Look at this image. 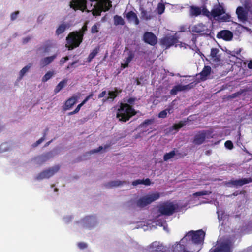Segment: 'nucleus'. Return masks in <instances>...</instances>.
<instances>
[{
    "label": "nucleus",
    "instance_id": "nucleus-28",
    "mask_svg": "<svg viewBox=\"0 0 252 252\" xmlns=\"http://www.w3.org/2000/svg\"><path fill=\"white\" fill-rule=\"evenodd\" d=\"M114 24L115 26L125 25V22L123 18L119 15H116L114 16Z\"/></svg>",
    "mask_w": 252,
    "mask_h": 252
},
{
    "label": "nucleus",
    "instance_id": "nucleus-45",
    "mask_svg": "<svg viewBox=\"0 0 252 252\" xmlns=\"http://www.w3.org/2000/svg\"><path fill=\"white\" fill-rule=\"evenodd\" d=\"M99 26V24L97 23L93 25L91 28V33L93 34L97 33L99 31L98 28Z\"/></svg>",
    "mask_w": 252,
    "mask_h": 252
},
{
    "label": "nucleus",
    "instance_id": "nucleus-52",
    "mask_svg": "<svg viewBox=\"0 0 252 252\" xmlns=\"http://www.w3.org/2000/svg\"><path fill=\"white\" fill-rule=\"evenodd\" d=\"M19 11H15L13 12L11 14V20H14L17 18L18 15L19 14Z\"/></svg>",
    "mask_w": 252,
    "mask_h": 252
},
{
    "label": "nucleus",
    "instance_id": "nucleus-37",
    "mask_svg": "<svg viewBox=\"0 0 252 252\" xmlns=\"http://www.w3.org/2000/svg\"><path fill=\"white\" fill-rule=\"evenodd\" d=\"M48 128H46L45 130V132H44V135H43V136L42 137H41V138H40L38 140H37L36 142H35L34 143H33V144L32 145V146L33 147H35L36 146H37L38 145H39L40 144H41L45 139V137L46 136V132H47L48 131Z\"/></svg>",
    "mask_w": 252,
    "mask_h": 252
},
{
    "label": "nucleus",
    "instance_id": "nucleus-31",
    "mask_svg": "<svg viewBox=\"0 0 252 252\" xmlns=\"http://www.w3.org/2000/svg\"><path fill=\"white\" fill-rule=\"evenodd\" d=\"M99 47L97 46L90 53L88 57V61H92L96 56L99 51Z\"/></svg>",
    "mask_w": 252,
    "mask_h": 252
},
{
    "label": "nucleus",
    "instance_id": "nucleus-43",
    "mask_svg": "<svg viewBox=\"0 0 252 252\" xmlns=\"http://www.w3.org/2000/svg\"><path fill=\"white\" fill-rule=\"evenodd\" d=\"M141 17L146 20H149L151 18L150 15L145 10H142L141 12Z\"/></svg>",
    "mask_w": 252,
    "mask_h": 252
},
{
    "label": "nucleus",
    "instance_id": "nucleus-26",
    "mask_svg": "<svg viewBox=\"0 0 252 252\" xmlns=\"http://www.w3.org/2000/svg\"><path fill=\"white\" fill-rule=\"evenodd\" d=\"M121 92V91H118L117 89H116L114 91H109V96L105 99H103V102L109 101L110 100H111L112 101H113L114 99L117 96L118 94Z\"/></svg>",
    "mask_w": 252,
    "mask_h": 252
},
{
    "label": "nucleus",
    "instance_id": "nucleus-13",
    "mask_svg": "<svg viewBox=\"0 0 252 252\" xmlns=\"http://www.w3.org/2000/svg\"><path fill=\"white\" fill-rule=\"evenodd\" d=\"M54 156V154L52 151H49L43 154L38 156L35 158V159L37 160V163L38 164H42L50 158Z\"/></svg>",
    "mask_w": 252,
    "mask_h": 252
},
{
    "label": "nucleus",
    "instance_id": "nucleus-64",
    "mask_svg": "<svg viewBox=\"0 0 252 252\" xmlns=\"http://www.w3.org/2000/svg\"><path fill=\"white\" fill-rule=\"evenodd\" d=\"M76 113H75V110H74L73 111H71V112H70L68 113V115H74L75 114H76Z\"/></svg>",
    "mask_w": 252,
    "mask_h": 252
},
{
    "label": "nucleus",
    "instance_id": "nucleus-40",
    "mask_svg": "<svg viewBox=\"0 0 252 252\" xmlns=\"http://www.w3.org/2000/svg\"><path fill=\"white\" fill-rule=\"evenodd\" d=\"M51 47L52 44L51 42L50 41H47L43 47L44 52L45 53L48 52Z\"/></svg>",
    "mask_w": 252,
    "mask_h": 252
},
{
    "label": "nucleus",
    "instance_id": "nucleus-42",
    "mask_svg": "<svg viewBox=\"0 0 252 252\" xmlns=\"http://www.w3.org/2000/svg\"><path fill=\"white\" fill-rule=\"evenodd\" d=\"M203 15L207 17L209 19H212L211 11L210 12L206 8L204 7L201 10Z\"/></svg>",
    "mask_w": 252,
    "mask_h": 252
},
{
    "label": "nucleus",
    "instance_id": "nucleus-7",
    "mask_svg": "<svg viewBox=\"0 0 252 252\" xmlns=\"http://www.w3.org/2000/svg\"><path fill=\"white\" fill-rule=\"evenodd\" d=\"M59 165H56L49 168L39 173L35 177L37 180H43L45 178H49L57 173L60 169Z\"/></svg>",
    "mask_w": 252,
    "mask_h": 252
},
{
    "label": "nucleus",
    "instance_id": "nucleus-39",
    "mask_svg": "<svg viewBox=\"0 0 252 252\" xmlns=\"http://www.w3.org/2000/svg\"><path fill=\"white\" fill-rule=\"evenodd\" d=\"M211 193V192L207 191V190H203L201 191L196 192L193 194V196L194 197H197V196H201L203 195H209Z\"/></svg>",
    "mask_w": 252,
    "mask_h": 252
},
{
    "label": "nucleus",
    "instance_id": "nucleus-61",
    "mask_svg": "<svg viewBox=\"0 0 252 252\" xmlns=\"http://www.w3.org/2000/svg\"><path fill=\"white\" fill-rule=\"evenodd\" d=\"M242 193V191L239 192L238 191H236L235 192H234L232 195L234 196H237L238 195L241 194Z\"/></svg>",
    "mask_w": 252,
    "mask_h": 252
},
{
    "label": "nucleus",
    "instance_id": "nucleus-27",
    "mask_svg": "<svg viewBox=\"0 0 252 252\" xmlns=\"http://www.w3.org/2000/svg\"><path fill=\"white\" fill-rule=\"evenodd\" d=\"M67 82V79H63L61 81L56 87L54 89L55 94L59 93L64 86L66 85Z\"/></svg>",
    "mask_w": 252,
    "mask_h": 252
},
{
    "label": "nucleus",
    "instance_id": "nucleus-56",
    "mask_svg": "<svg viewBox=\"0 0 252 252\" xmlns=\"http://www.w3.org/2000/svg\"><path fill=\"white\" fill-rule=\"evenodd\" d=\"M93 93L92 92L89 95H88L83 100L86 103L93 96Z\"/></svg>",
    "mask_w": 252,
    "mask_h": 252
},
{
    "label": "nucleus",
    "instance_id": "nucleus-30",
    "mask_svg": "<svg viewBox=\"0 0 252 252\" xmlns=\"http://www.w3.org/2000/svg\"><path fill=\"white\" fill-rule=\"evenodd\" d=\"M229 247L227 245H221L220 247H217L213 250H210V252H229Z\"/></svg>",
    "mask_w": 252,
    "mask_h": 252
},
{
    "label": "nucleus",
    "instance_id": "nucleus-20",
    "mask_svg": "<svg viewBox=\"0 0 252 252\" xmlns=\"http://www.w3.org/2000/svg\"><path fill=\"white\" fill-rule=\"evenodd\" d=\"M129 182L126 181H121L120 180L112 181L105 184V186L108 188L118 187L123 185L128 184Z\"/></svg>",
    "mask_w": 252,
    "mask_h": 252
},
{
    "label": "nucleus",
    "instance_id": "nucleus-57",
    "mask_svg": "<svg viewBox=\"0 0 252 252\" xmlns=\"http://www.w3.org/2000/svg\"><path fill=\"white\" fill-rule=\"evenodd\" d=\"M31 39V38L30 37H27L26 38H24L23 39V44H26L27 43L29 40Z\"/></svg>",
    "mask_w": 252,
    "mask_h": 252
},
{
    "label": "nucleus",
    "instance_id": "nucleus-47",
    "mask_svg": "<svg viewBox=\"0 0 252 252\" xmlns=\"http://www.w3.org/2000/svg\"><path fill=\"white\" fill-rule=\"evenodd\" d=\"M204 134H205V138H211L213 137L212 133L211 130H202Z\"/></svg>",
    "mask_w": 252,
    "mask_h": 252
},
{
    "label": "nucleus",
    "instance_id": "nucleus-11",
    "mask_svg": "<svg viewBox=\"0 0 252 252\" xmlns=\"http://www.w3.org/2000/svg\"><path fill=\"white\" fill-rule=\"evenodd\" d=\"M143 41L151 46H154L158 42V38L152 32H146L143 35Z\"/></svg>",
    "mask_w": 252,
    "mask_h": 252
},
{
    "label": "nucleus",
    "instance_id": "nucleus-54",
    "mask_svg": "<svg viewBox=\"0 0 252 252\" xmlns=\"http://www.w3.org/2000/svg\"><path fill=\"white\" fill-rule=\"evenodd\" d=\"M68 60L69 58L68 56H65L64 57L62 58L60 61V65H63L66 61H68Z\"/></svg>",
    "mask_w": 252,
    "mask_h": 252
},
{
    "label": "nucleus",
    "instance_id": "nucleus-48",
    "mask_svg": "<svg viewBox=\"0 0 252 252\" xmlns=\"http://www.w3.org/2000/svg\"><path fill=\"white\" fill-rule=\"evenodd\" d=\"M154 121L153 119H146L142 124V126H145L149 125H151L153 123Z\"/></svg>",
    "mask_w": 252,
    "mask_h": 252
},
{
    "label": "nucleus",
    "instance_id": "nucleus-41",
    "mask_svg": "<svg viewBox=\"0 0 252 252\" xmlns=\"http://www.w3.org/2000/svg\"><path fill=\"white\" fill-rule=\"evenodd\" d=\"M87 31V24H84L82 27L81 29L79 31H77L79 34L83 38L85 32Z\"/></svg>",
    "mask_w": 252,
    "mask_h": 252
},
{
    "label": "nucleus",
    "instance_id": "nucleus-62",
    "mask_svg": "<svg viewBox=\"0 0 252 252\" xmlns=\"http://www.w3.org/2000/svg\"><path fill=\"white\" fill-rule=\"evenodd\" d=\"M248 67L252 69V61H250L248 64Z\"/></svg>",
    "mask_w": 252,
    "mask_h": 252
},
{
    "label": "nucleus",
    "instance_id": "nucleus-21",
    "mask_svg": "<svg viewBox=\"0 0 252 252\" xmlns=\"http://www.w3.org/2000/svg\"><path fill=\"white\" fill-rule=\"evenodd\" d=\"M57 55L54 54L51 56L47 57L42 59L40 60V65L42 67L45 66L52 63L57 57Z\"/></svg>",
    "mask_w": 252,
    "mask_h": 252
},
{
    "label": "nucleus",
    "instance_id": "nucleus-16",
    "mask_svg": "<svg viewBox=\"0 0 252 252\" xmlns=\"http://www.w3.org/2000/svg\"><path fill=\"white\" fill-rule=\"evenodd\" d=\"M236 13L238 18L241 21H246L247 19L248 11L244 9L243 7L239 6L237 8Z\"/></svg>",
    "mask_w": 252,
    "mask_h": 252
},
{
    "label": "nucleus",
    "instance_id": "nucleus-1",
    "mask_svg": "<svg viewBox=\"0 0 252 252\" xmlns=\"http://www.w3.org/2000/svg\"><path fill=\"white\" fill-rule=\"evenodd\" d=\"M136 114L137 112L132 106L127 103H121L117 110L116 117L120 121L126 122Z\"/></svg>",
    "mask_w": 252,
    "mask_h": 252
},
{
    "label": "nucleus",
    "instance_id": "nucleus-32",
    "mask_svg": "<svg viewBox=\"0 0 252 252\" xmlns=\"http://www.w3.org/2000/svg\"><path fill=\"white\" fill-rule=\"evenodd\" d=\"M134 57V53L133 51H130L128 52V56L124 59V63L126 66H128L129 63L132 60Z\"/></svg>",
    "mask_w": 252,
    "mask_h": 252
},
{
    "label": "nucleus",
    "instance_id": "nucleus-59",
    "mask_svg": "<svg viewBox=\"0 0 252 252\" xmlns=\"http://www.w3.org/2000/svg\"><path fill=\"white\" fill-rule=\"evenodd\" d=\"M133 20L134 21V23L135 24V25H138L139 24V20L137 16H136V17Z\"/></svg>",
    "mask_w": 252,
    "mask_h": 252
},
{
    "label": "nucleus",
    "instance_id": "nucleus-3",
    "mask_svg": "<svg viewBox=\"0 0 252 252\" xmlns=\"http://www.w3.org/2000/svg\"><path fill=\"white\" fill-rule=\"evenodd\" d=\"M77 31L69 33L66 38L65 47L68 50H72L78 47L82 42L83 38L80 36Z\"/></svg>",
    "mask_w": 252,
    "mask_h": 252
},
{
    "label": "nucleus",
    "instance_id": "nucleus-14",
    "mask_svg": "<svg viewBox=\"0 0 252 252\" xmlns=\"http://www.w3.org/2000/svg\"><path fill=\"white\" fill-rule=\"evenodd\" d=\"M233 36V33L229 30H223L219 32L217 34V37L219 39H222L225 41H230Z\"/></svg>",
    "mask_w": 252,
    "mask_h": 252
},
{
    "label": "nucleus",
    "instance_id": "nucleus-50",
    "mask_svg": "<svg viewBox=\"0 0 252 252\" xmlns=\"http://www.w3.org/2000/svg\"><path fill=\"white\" fill-rule=\"evenodd\" d=\"M136 100V98L134 97H130L127 100V103L128 104L133 105L134 104L135 101Z\"/></svg>",
    "mask_w": 252,
    "mask_h": 252
},
{
    "label": "nucleus",
    "instance_id": "nucleus-51",
    "mask_svg": "<svg viewBox=\"0 0 252 252\" xmlns=\"http://www.w3.org/2000/svg\"><path fill=\"white\" fill-rule=\"evenodd\" d=\"M86 103V102L83 100V101L80 103L79 104V105H78V106H77V107L75 108V109L74 110H75V113H78L79 110H80V108L81 107Z\"/></svg>",
    "mask_w": 252,
    "mask_h": 252
},
{
    "label": "nucleus",
    "instance_id": "nucleus-58",
    "mask_svg": "<svg viewBox=\"0 0 252 252\" xmlns=\"http://www.w3.org/2000/svg\"><path fill=\"white\" fill-rule=\"evenodd\" d=\"M77 63V61H74L71 63H69V65L67 66L66 69H68L70 67H72L75 64Z\"/></svg>",
    "mask_w": 252,
    "mask_h": 252
},
{
    "label": "nucleus",
    "instance_id": "nucleus-38",
    "mask_svg": "<svg viewBox=\"0 0 252 252\" xmlns=\"http://www.w3.org/2000/svg\"><path fill=\"white\" fill-rule=\"evenodd\" d=\"M136 16V14L132 11L128 12L126 15V18L129 21L134 20Z\"/></svg>",
    "mask_w": 252,
    "mask_h": 252
},
{
    "label": "nucleus",
    "instance_id": "nucleus-25",
    "mask_svg": "<svg viewBox=\"0 0 252 252\" xmlns=\"http://www.w3.org/2000/svg\"><path fill=\"white\" fill-rule=\"evenodd\" d=\"M151 184V182L150 179L146 178L145 179H137L132 182V185L134 186H136L139 184H143L145 186H149Z\"/></svg>",
    "mask_w": 252,
    "mask_h": 252
},
{
    "label": "nucleus",
    "instance_id": "nucleus-12",
    "mask_svg": "<svg viewBox=\"0 0 252 252\" xmlns=\"http://www.w3.org/2000/svg\"><path fill=\"white\" fill-rule=\"evenodd\" d=\"M194 86L193 82L190 83L186 85H177L174 86L170 90V94L171 95H176L178 92L185 90H189L192 88Z\"/></svg>",
    "mask_w": 252,
    "mask_h": 252
},
{
    "label": "nucleus",
    "instance_id": "nucleus-35",
    "mask_svg": "<svg viewBox=\"0 0 252 252\" xmlns=\"http://www.w3.org/2000/svg\"><path fill=\"white\" fill-rule=\"evenodd\" d=\"M165 6L164 3H159L157 8V12L159 15L163 14L165 11Z\"/></svg>",
    "mask_w": 252,
    "mask_h": 252
},
{
    "label": "nucleus",
    "instance_id": "nucleus-22",
    "mask_svg": "<svg viewBox=\"0 0 252 252\" xmlns=\"http://www.w3.org/2000/svg\"><path fill=\"white\" fill-rule=\"evenodd\" d=\"M201 13V9L200 7L192 5L189 8V14L191 16H198Z\"/></svg>",
    "mask_w": 252,
    "mask_h": 252
},
{
    "label": "nucleus",
    "instance_id": "nucleus-19",
    "mask_svg": "<svg viewBox=\"0 0 252 252\" xmlns=\"http://www.w3.org/2000/svg\"><path fill=\"white\" fill-rule=\"evenodd\" d=\"M205 134H204L203 131H199L194 137L193 143L196 145H201L205 140Z\"/></svg>",
    "mask_w": 252,
    "mask_h": 252
},
{
    "label": "nucleus",
    "instance_id": "nucleus-49",
    "mask_svg": "<svg viewBox=\"0 0 252 252\" xmlns=\"http://www.w3.org/2000/svg\"><path fill=\"white\" fill-rule=\"evenodd\" d=\"M167 112H166V110H163L159 113L158 117L161 118H166L167 116Z\"/></svg>",
    "mask_w": 252,
    "mask_h": 252
},
{
    "label": "nucleus",
    "instance_id": "nucleus-33",
    "mask_svg": "<svg viewBox=\"0 0 252 252\" xmlns=\"http://www.w3.org/2000/svg\"><path fill=\"white\" fill-rule=\"evenodd\" d=\"M176 153L174 150H172L169 153H166L164 154L163 156V160L164 161H167L168 160L173 158V157L175 156Z\"/></svg>",
    "mask_w": 252,
    "mask_h": 252
},
{
    "label": "nucleus",
    "instance_id": "nucleus-15",
    "mask_svg": "<svg viewBox=\"0 0 252 252\" xmlns=\"http://www.w3.org/2000/svg\"><path fill=\"white\" fill-rule=\"evenodd\" d=\"M219 52L220 50L219 49L213 48L211 50L210 55V59L213 63L217 64L220 63L221 61V56L219 54Z\"/></svg>",
    "mask_w": 252,
    "mask_h": 252
},
{
    "label": "nucleus",
    "instance_id": "nucleus-60",
    "mask_svg": "<svg viewBox=\"0 0 252 252\" xmlns=\"http://www.w3.org/2000/svg\"><path fill=\"white\" fill-rule=\"evenodd\" d=\"M173 108L171 107V108H168L166 109L165 110H166V112H168L169 113H171L172 112Z\"/></svg>",
    "mask_w": 252,
    "mask_h": 252
},
{
    "label": "nucleus",
    "instance_id": "nucleus-55",
    "mask_svg": "<svg viewBox=\"0 0 252 252\" xmlns=\"http://www.w3.org/2000/svg\"><path fill=\"white\" fill-rule=\"evenodd\" d=\"M106 94V91H103L101 93H100L98 95V98H101L103 97Z\"/></svg>",
    "mask_w": 252,
    "mask_h": 252
},
{
    "label": "nucleus",
    "instance_id": "nucleus-29",
    "mask_svg": "<svg viewBox=\"0 0 252 252\" xmlns=\"http://www.w3.org/2000/svg\"><path fill=\"white\" fill-rule=\"evenodd\" d=\"M93 16H100L103 11L97 2L94 5V8L91 10Z\"/></svg>",
    "mask_w": 252,
    "mask_h": 252
},
{
    "label": "nucleus",
    "instance_id": "nucleus-44",
    "mask_svg": "<svg viewBox=\"0 0 252 252\" xmlns=\"http://www.w3.org/2000/svg\"><path fill=\"white\" fill-rule=\"evenodd\" d=\"M110 146H111V144H106V145H105L104 146V147L99 146L97 149H95V150L92 151V153H97L98 152H100V151H101L103 149H105V150L109 148Z\"/></svg>",
    "mask_w": 252,
    "mask_h": 252
},
{
    "label": "nucleus",
    "instance_id": "nucleus-18",
    "mask_svg": "<svg viewBox=\"0 0 252 252\" xmlns=\"http://www.w3.org/2000/svg\"><path fill=\"white\" fill-rule=\"evenodd\" d=\"M211 70V67L210 66H205L201 72L199 73L200 80L202 81L206 80L207 77L210 75Z\"/></svg>",
    "mask_w": 252,
    "mask_h": 252
},
{
    "label": "nucleus",
    "instance_id": "nucleus-5",
    "mask_svg": "<svg viewBox=\"0 0 252 252\" xmlns=\"http://www.w3.org/2000/svg\"><path fill=\"white\" fill-rule=\"evenodd\" d=\"M178 209V205L172 202L166 201L161 204L158 208L159 212L163 215L171 216Z\"/></svg>",
    "mask_w": 252,
    "mask_h": 252
},
{
    "label": "nucleus",
    "instance_id": "nucleus-2",
    "mask_svg": "<svg viewBox=\"0 0 252 252\" xmlns=\"http://www.w3.org/2000/svg\"><path fill=\"white\" fill-rule=\"evenodd\" d=\"M211 14L212 18L220 22H229L231 20L230 15L226 13L225 9L220 3L214 5L211 10Z\"/></svg>",
    "mask_w": 252,
    "mask_h": 252
},
{
    "label": "nucleus",
    "instance_id": "nucleus-10",
    "mask_svg": "<svg viewBox=\"0 0 252 252\" xmlns=\"http://www.w3.org/2000/svg\"><path fill=\"white\" fill-rule=\"evenodd\" d=\"M178 37L176 35L166 36L161 40V44L169 48L178 43Z\"/></svg>",
    "mask_w": 252,
    "mask_h": 252
},
{
    "label": "nucleus",
    "instance_id": "nucleus-4",
    "mask_svg": "<svg viewBox=\"0 0 252 252\" xmlns=\"http://www.w3.org/2000/svg\"><path fill=\"white\" fill-rule=\"evenodd\" d=\"M160 196V193L158 192L149 193L140 197L136 201V206L139 208H143L158 199Z\"/></svg>",
    "mask_w": 252,
    "mask_h": 252
},
{
    "label": "nucleus",
    "instance_id": "nucleus-53",
    "mask_svg": "<svg viewBox=\"0 0 252 252\" xmlns=\"http://www.w3.org/2000/svg\"><path fill=\"white\" fill-rule=\"evenodd\" d=\"M78 246L80 249H84L87 247V245L84 242H80L78 244Z\"/></svg>",
    "mask_w": 252,
    "mask_h": 252
},
{
    "label": "nucleus",
    "instance_id": "nucleus-36",
    "mask_svg": "<svg viewBox=\"0 0 252 252\" xmlns=\"http://www.w3.org/2000/svg\"><path fill=\"white\" fill-rule=\"evenodd\" d=\"M54 75V72L53 71H48L47 72L44 76L42 77V81L43 82H45L49 80Z\"/></svg>",
    "mask_w": 252,
    "mask_h": 252
},
{
    "label": "nucleus",
    "instance_id": "nucleus-23",
    "mask_svg": "<svg viewBox=\"0 0 252 252\" xmlns=\"http://www.w3.org/2000/svg\"><path fill=\"white\" fill-rule=\"evenodd\" d=\"M187 121H181L177 124H174L172 126L169 128V131L172 132L174 130L178 131L180 128L186 125Z\"/></svg>",
    "mask_w": 252,
    "mask_h": 252
},
{
    "label": "nucleus",
    "instance_id": "nucleus-34",
    "mask_svg": "<svg viewBox=\"0 0 252 252\" xmlns=\"http://www.w3.org/2000/svg\"><path fill=\"white\" fill-rule=\"evenodd\" d=\"M31 66L32 64L29 63L28 65H26L21 70L19 73L20 79L22 78L23 77L25 74L29 70V69L31 68Z\"/></svg>",
    "mask_w": 252,
    "mask_h": 252
},
{
    "label": "nucleus",
    "instance_id": "nucleus-63",
    "mask_svg": "<svg viewBox=\"0 0 252 252\" xmlns=\"http://www.w3.org/2000/svg\"><path fill=\"white\" fill-rule=\"evenodd\" d=\"M128 66H126L125 63H121V67L123 69L127 67Z\"/></svg>",
    "mask_w": 252,
    "mask_h": 252
},
{
    "label": "nucleus",
    "instance_id": "nucleus-6",
    "mask_svg": "<svg viewBox=\"0 0 252 252\" xmlns=\"http://www.w3.org/2000/svg\"><path fill=\"white\" fill-rule=\"evenodd\" d=\"M192 32L193 33H197L200 36H209L211 33V31L210 30L207 26L199 23L195 25L192 28Z\"/></svg>",
    "mask_w": 252,
    "mask_h": 252
},
{
    "label": "nucleus",
    "instance_id": "nucleus-8",
    "mask_svg": "<svg viewBox=\"0 0 252 252\" xmlns=\"http://www.w3.org/2000/svg\"><path fill=\"white\" fill-rule=\"evenodd\" d=\"M205 233L202 229L197 231H190L187 235L191 237V241L196 244H201L204 240Z\"/></svg>",
    "mask_w": 252,
    "mask_h": 252
},
{
    "label": "nucleus",
    "instance_id": "nucleus-24",
    "mask_svg": "<svg viewBox=\"0 0 252 252\" xmlns=\"http://www.w3.org/2000/svg\"><path fill=\"white\" fill-rule=\"evenodd\" d=\"M69 24L68 23H63L59 25L56 31V34L57 35L63 33L65 31L69 28Z\"/></svg>",
    "mask_w": 252,
    "mask_h": 252
},
{
    "label": "nucleus",
    "instance_id": "nucleus-17",
    "mask_svg": "<svg viewBox=\"0 0 252 252\" xmlns=\"http://www.w3.org/2000/svg\"><path fill=\"white\" fill-rule=\"evenodd\" d=\"M77 99L76 97H71L65 101L64 105L63 106V109L64 111L70 109L77 102Z\"/></svg>",
    "mask_w": 252,
    "mask_h": 252
},
{
    "label": "nucleus",
    "instance_id": "nucleus-46",
    "mask_svg": "<svg viewBox=\"0 0 252 252\" xmlns=\"http://www.w3.org/2000/svg\"><path fill=\"white\" fill-rule=\"evenodd\" d=\"M224 146L226 148L229 150H232L234 147L233 144L230 140L226 141L224 143Z\"/></svg>",
    "mask_w": 252,
    "mask_h": 252
},
{
    "label": "nucleus",
    "instance_id": "nucleus-9",
    "mask_svg": "<svg viewBox=\"0 0 252 252\" xmlns=\"http://www.w3.org/2000/svg\"><path fill=\"white\" fill-rule=\"evenodd\" d=\"M252 182V177L242 178L238 180H231L226 183L228 187H240L244 185Z\"/></svg>",
    "mask_w": 252,
    "mask_h": 252
}]
</instances>
